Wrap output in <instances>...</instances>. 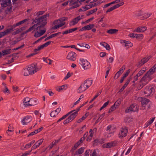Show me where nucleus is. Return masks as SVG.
<instances>
[{"label": "nucleus", "instance_id": "obj_18", "mask_svg": "<svg viewBox=\"0 0 156 156\" xmlns=\"http://www.w3.org/2000/svg\"><path fill=\"white\" fill-rule=\"evenodd\" d=\"M44 139L41 138L37 141L31 147V151L36 149L38 148L43 142Z\"/></svg>", "mask_w": 156, "mask_h": 156}, {"label": "nucleus", "instance_id": "obj_37", "mask_svg": "<svg viewBox=\"0 0 156 156\" xmlns=\"http://www.w3.org/2000/svg\"><path fill=\"white\" fill-rule=\"evenodd\" d=\"M28 20V19L24 20L21 21L19 22H18L15 24L13 25H12V27H15L16 26H19L20 25H21V24L24 23V22H26Z\"/></svg>", "mask_w": 156, "mask_h": 156}, {"label": "nucleus", "instance_id": "obj_21", "mask_svg": "<svg viewBox=\"0 0 156 156\" xmlns=\"http://www.w3.org/2000/svg\"><path fill=\"white\" fill-rule=\"evenodd\" d=\"M124 3L123 2H122L121 3L115 5H114L113 6L111 7L109 9H108L106 11V12H111L113 10L123 5Z\"/></svg>", "mask_w": 156, "mask_h": 156}, {"label": "nucleus", "instance_id": "obj_36", "mask_svg": "<svg viewBox=\"0 0 156 156\" xmlns=\"http://www.w3.org/2000/svg\"><path fill=\"white\" fill-rule=\"evenodd\" d=\"M93 130L92 129H90L89 131V133L90 134L89 136H88L87 138V141H90L92 139V137L94 133L92 132Z\"/></svg>", "mask_w": 156, "mask_h": 156}, {"label": "nucleus", "instance_id": "obj_11", "mask_svg": "<svg viewBox=\"0 0 156 156\" xmlns=\"http://www.w3.org/2000/svg\"><path fill=\"white\" fill-rule=\"evenodd\" d=\"M80 4L79 0H70L69 1V5L71 6V9L77 8Z\"/></svg>", "mask_w": 156, "mask_h": 156}, {"label": "nucleus", "instance_id": "obj_24", "mask_svg": "<svg viewBox=\"0 0 156 156\" xmlns=\"http://www.w3.org/2000/svg\"><path fill=\"white\" fill-rule=\"evenodd\" d=\"M115 144H116L115 142H112L103 144L102 147L103 148H110L115 146Z\"/></svg>", "mask_w": 156, "mask_h": 156}, {"label": "nucleus", "instance_id": "obj_32", "mask_svg": "<svg viewBox=\"0 0 156 156\" xmlns=\"http://www.w3.org/2000/svg\"><path fill=\"white\" fill-rule=\"evenodd\" d=\"M155 119V117L152 118L150 120H149L148 122H146L144 124V128H146L154 122Z\"/></svg>", "mask_w": 156, "mask_h": 156}, {"label": "nucleus", "instance_id": "obj_26", "mask_svg": "<svg viewBox=\"0 0 156 156\" xmlns=\"http://www.w3.org/2000/svg\"><path fill=\"white\" fill-rule=\"evenodd\" d=\"M125 69V66H122L120 69V70L118 71L115 74L114 78L117 79L121 75V74L124 71Z\"/></svg>", "mask_w": 156, "mask_h": 156}, {"label": "nucleus", "instance_id": "obj_30", "mask_svg": "<svg viewBox=\"0 0 156 156\" xmlns=\"http://www.w3.org/2000/svg\"><path fill=\"white\" fill-rule=\"evenodd\" d=\"M141 105L143 107L145 106L148 104L149 100L148 99L141 98Z\"/></svg>", "mask_w": 156, "mask_h": 156}, {"label": "nucleus", "instance_id": "obj_1", "mask_svg": "<svg viewBox=\"0 0 156 156\" xmlns=\"http://www.w3.org/2000/svg\"><path fill=\"white\" fill-rule=\"evenodd\" d=\"M39 70L37 64L35 63H33L24 69L23 70L22 74L24 76H27L35 73Z\"/></svg>", "mask_w": 156, "mask_h": 156}, {"label": "nucleus", "instance_id": "obj_49", "mask_svg": "<svg viewBox=\"0 0 156 156\" xmlns=\"http://www.w3.org/2000/svg\"><path fill=\"white\" fill-rule=\"evenodd\" d=\"M121 99L120 98L117 101L114 103L113 105L117 107L121 103Z\"/></svg>", "mask_w": 156, "mask_h": 156}, {"label": "nucleus", "instance_id": "obj_39", "mask_svg": "<svg viewBox=\"0 0 156 156\" xmlns=\"http://www.w3.org/2000/svg\"><path fill=\"white\" fill-rule=\"evenodd\" d=\"M11 49L4 50L2 51V55H5L9 54L10 53Z\"/></svg>", "mask_w": 156, "mask_h": 156}, {"label": "nucleus", "instance_id": "obj_15", "mask_svg": "<svg viewBox=\"0 0 156 156\" xmlns=\"http://www.w3.org/2000/svg\"><path fill=\"white\" fill-rule=\"evenodd\" d=\"M156 71V64L152 67L146 73L148 76L152 79L153 77L152 75Z\"/></svg>", "mask_w": 156, "mask_h": 156}, {"label": "nucleus", "instance_id": "obj_33", "mask_svg": "<svg viewBox=\"0 0 156 156\" xmlns=\"http://www.w3.org/2000/svg\"><path fill=\"white\" fill-rule=\"evenodd\" d=\"M14 131L13 128L11 125H9L8 127V129L7 133L9 135H10L12 134V132Z\"/></svg>", "mask_w": 156, "mask_h": 156}, {"label": "nucleus", "instance_id": "obj_41", "mask_svg": "<svg viewBox=\"0 0 156 156\" xmlns=\"http://www.w3.org/2000/svg\"><path fill=\"white\" fill-rule=\"evenodd\" d=\"M118 31V30L115 29H111L108 30L107 32L111 34H114Z\"/></svg>", "mask_w": 156, "mask_h": 156}, {"label": "nucleus", "instance_id": "obj_3", "mask_svg": "<svg viewBox=\"0 0 156 156\" xmlns=\"http://www.w3.org/2000/svg\"><path fill=\"white\" fill-rule=\"evenodd\" d=\"M49 14L44 15L40 17L35 19V22H37L40 27L45 26L47 23V20L49 16Z\"/></svg>", "mask_w": 156, "mask_h": 156}, {"label": "nucleus", "instance_id": "obj_53", "mask_svg": "<svg viewBox=\"0 0 156 156\" xmlns=\"http://www.w3.org/2000/svg\"><path fill=\"white\" fill-rule=\"evenodd\" d=\"M87 136V134H85L84 135V136L83 137L81 138L80 140L78 141L77 142H79L80 143V144L82 142H83V141L85 139L86 137Z\"/></svg>", "mask_w": 156, "mask_h": 156}, {"label": "nucleus", "instance_id": "obj_16", "mask_svg": "<svg viewBox=\"0 0 156 156\" xmlns=\"http://www.w3.org/2000/svg\"><path fill=\"white\" fill-rule=\"evenodd\" d=\"M39 27H40V26H39L38 23H37V24H35L27 30L26 31V33H27L31 31H33L32 32H36L38 30Z\"/></svg>", "mask_w": 156, "mask_h": 156}, {"label": "nucleus", "instance_id": "obj_57", "mask_svg": "<svg viewBox=\"0 0 156 156\" xmlns=\"http://www.w3.org/2000/svg\"><path fill=\"white\" fill-rule=\"evenodd\" d=\"M57 114L58 113H56L55 111H53L51 112L50 115L51 117H55Z\"/></svg>", "mask_w": 156, "mask_h": 156}, {"label": "nucleus", "instance_id": "obj_13", "mask_svg": "<svg viewBox=\"0 0 156 156\" xmlns=\"http://www.w3.org/2000/svg\"><path fill=\"white\" fill-rule=\"evenodd\" d=\"M32 118L31 116L27 115L24 117L21 121V123L23 125L28 124L32 120Z\"/></svg>", "mask_w": 156, "mask_h": 156}, {"label": "nucleus", "instance_id": "obj_46", "mask_svg": "<svg viewBox=\"0 0 156 156\" xmlns=\"http://www.w3.org/2000/svg\"><path fill=\"white\" fill-rule=\"evenodd\" d=\"M97 10V8L93 10H91L89 11H88V13L87 14V16H89L90 15L93 14L94 13L96 12Z\"/></svg>", "mask_w": 156, "mask_h": 156}, {"label": "nucleus", "instance_id": "obj_4", "mask_svg": "<svg viewBox=\"0 0 156 156\" xmlns=\"http://www.w3.org/2000/svg\"><path fill=\"white\" fill-rule=\"evenodd\" d=\"M66 20V18L63 17L53 22V24L55 25L52 27V29L55 30L64 25L65 24V22L64 21Z\"/></svg>", "mask_w": 156, "mask_h": 156}, {"label": "nucleus", "instance_id": "obj_29", "mask_svg": "<svg viewBox=\"0 0 156 156\" xmlns=\"http://www.w3.org/2000/svg\"><path fill=\"white\" fill-rule=\"evenodd\" d=\"M147 29V27H137L133 31L134 32L138 33L142 32L145 31Z\"/></svg>", "mask_w": 156, "mask_h": 156}, {"label": "nucleus", "instance_id": "obj_40", "mask_svg": "<svg viewBox=\"0 0 156 156\" xmlns=\"http://www.w3.org/2000/svg\"><path fill=\"white\" fill-rule=\"evenodd\" d=\"M147 70V68L146 67H144L142 68V69L138 72L137 74L140 76L142 75L145 72L146 70Z\"/></svg>", "mask_w": 156, "mask_h": 156}, {"label": "nucleus", "instance_id": "obj_5", "mask_svg": "<svg viewBox=\"0 0 156 156\" xmlns=\"http://www.w3.org/2000/svg\"><path fill=\"white\" fill-rule=\"evenodd\" d=\"M80 110V108H77L75 109L74 112L69 115L68 118L66 120L64 121L63 123L64 124H66L73 120V119L77 116L78 115V112Z\"/></svg>", "mask_w": 156, "mask_h": 156}, {"label": "nucleus", "instance_id": "obj_60", "mask_svg": "<svg viewBox=\"0 0 156 156\" xmlns=\"http://www.w3.org/2000/svg\"><path fill=\"white\" fill-rule=\"evenodd\" d=\"M3 92L5 93H7V94H9V90L6 86H5V89L3 90Z\"/></svg>", "mask_w": 156, "mask_h": 156}, {"label": "nucleus", "instance_id": "obj_62", "mask_svg": "<svg viewBox=\"0 0 156 156\" xmlns=\"http://www.w3.org/2000/svg\"><path fill=\"white\" fill-rule=\"evenodd\" d=\"M132 147H133V146H132V145H131L129 147V148L128 149L127 151L125 153L126 155H127L129 153H130Z\"/></svg>", "mask_w": 156, "mask_h": 156}, {"label": "nucleus", "instance_id": "obj_19", "mask_svg": "<svg viewBox=\"0 0 156 156\" xmlns=\"http://www.w3.org/2000/svg\"><path fill=\"white\" fill-rule=\"evenodd\" d=\"M11 0H0V4L2 7H6L11 4Z\"/></svg>", "mask_w": 156, "mask_h": 156}, {"label": "nucleus", "instance_id": "obj_25", "mask_svg": "<svg viewBox=\"0 0 156 156\" xmlns=\"http://www.w3.org/2000/svg\"><path fill=\"white\" fill-rule=\"evenodd\" d=\"M151 58V56L148 57L146 58H144L142 59L138 64V66L140 67L142 66L144 64L147 62Z\"/></svg>", "mask_w": 156, "mask_h": 156}, {"label": "nucleus", "instance_id": "obj_28", "mask_svg": "<svg viewBox=\"0 0 156 156\" xmlns=\"http://www.w3.org/2000/svg\"><path fill=\"white\" fill-rule=\"evenodd\" d=\"M46 30L44 29L43 30H40V32H38L37 31L35 32L34 35L35 37H38L43 35L46 32Z\"/></svg>", "mask_w": 156, "mask_h": 156}, {"label": "nucleus", "instance_id": "obj_44", "mask_svg": "<svg viewBox=\"0 0 156 156\" xmlns=\"http://www.w3.org/2000/svg\"><path fill=\"white\" fill-rule=\"evenodd\" d=\"M75 111V110H72L69 112L67 114H66V115H64L62 117H61V119L62 120H63L65 118H66V117H67L68 115H70V114L72 113L73 112H74Z\"/></svg>", "mask_w": 156, "mask_h": 156}, {"label": "nucleus", "instance_id": "obj_48", "mask_svg": "<svg viewBox=\"0 0 156 156\" xmlns=\"http://www.w3.org/2000/svg\"><path fill=\"white\" fill-rule=\"evenodd\" d=\"M80 143L77 142L74 145V147L72 148L71 151H74L80 144Z\"/></svg>", "mask_w": 156, "mask_h": 156}, {"label": "nucleus", "instance_id": "obj_50", "mask_svg": "<svg viewBox=\"0 0 156 156\" xmlns=\"http://www.w3.org/2000/svg\"><path fill=\"white\" fill-rule=\"evenodd\" d=\"M43 60L46 63H48L49 65H51V64L52 61L50 59H48L47 58H44Z\"/></svg>", "mask_w": 156, "mask_h": 156}, {"label": "nucleus", "instance_id": "obj_35", "mask_svg": "<svg viewBox=\"0 0 156 156\" xmlns=\"http://www.w3.org/2000/svg\"><path fill=\"white\" fill-rule=\"evenodd\" d=\"M131 80V78L127 80V81L126 82L125 84L120 89L119 91L120 92H122L124 90V89L126 87L128 84L129 83Z\"/></svg>", "mask_w": 156, "mask_h": 156}, {"label": "nucleus", "instance_id": "obj_2", "mask_svg": "<svg viewBox=\"0 0 156 156\" xmlns=\"http://www.w3.org/2000/svg\"><path fill=\"white\" fill-rule=\"evenodd\" d=\"M93 80L90 79L86 80L81 84L77 90V92L81 93L85 91L91 86Z\"/></svg>", "mask_w": 156, "mask_h": 156}, {"label": "nucleus", "instance_id": "obj_54", "mask_svg": "<svg viewBox=\"0 0 156 156\" xmlns=\"http://www.w3.org/2000/svg\"><path fill=\"white\" fill-rule=\"evenodd\" d=\"M12 89L13 91L15 92H18L19 90V87L17 86H12Z\"/></svg>", "mask_w": 156, "mask_h": 156}, {"label": "nucleus", "instance_id": "obj_47", "mask_svg": "<svg viewBox=\"0 0 156 156\" xmlns=\"http://www.w3.org/2000/svg\"><path fill=\"white\" fill-rule=\"evenodd\" d=\"M144 37V36L143 34H136V36L135 37V38H136L137 39L140 40L142 39Z\"/></svg>", "mask_w": 156, "mask_h": 156}, {"label": "nucleus", "instance_id": "obj_9", "mask_svg": "<svg viewBox=\"0 0 156 156\" xmlns=\"http://www.w3.org/2000/svg\"><path fill=\"white\" fill-rule=\"evenodd\" d=\"M155 90V87L154 86L146 87L144 90V93L146 94L147 96H149L151 94H153Z\"/></svg>", "mask_w": 156, "mask_h": 156}, {"label": "nucleus", "instance_id": "obj_34", "mask_svg": "<svg viewBox=\"0 0 156 156\" xmlns=\"http://www.w3.org/2000/svg\"><path fill=\"white\" fill-rule=\"evenodd\" d=\"M14 27H12V26H11V28L8 29L3 32L5 34V35L7 34L10 33L13 30V29L14 28Z\"/></svg>", "mask_w": 156, "mask_h": 156}, {"label": "nucleus", "instance_id": "obj_56", "mask_svg": "<svg viewBox=\"0 0 156 156\" xmlns=\"http://www.w3.org/2000/svg\"><path fill=\"white\" fill-rule=\"evenodd\" d=\"M44 13V11H40L38 12H36V15L37 16H39L40 15H43Z\"/></svg>", "mask_w": 156, "mask_h": 156}, {"label": "nucleus", "instance_id": "obj_8", "mask_svg": "<svg viewBox=\"0 0 156 156\" xmlns=\"http://www.w3.org/2000/svg\"><path fill=\"white\" fill-rule=\"evenodd\" d=\"M79 63L85 70L89 69L91 65L90 62L86 59L80 58Z\"/></svg>", "mask_w": 156, "mask_h": 156}, {"label": "nucleus", "instance_id": "obj_10", "mask_svg": "<svg viewBox=\"0 0 156 156\" xmlns=\"http://www.w3.org/2000/svg\"><path fill=\"white\" fill-rule=\"evenodd\" d=\"M128 130L126 127L121 128L118 134V137L121 139L125 137L127 134Z\"/></svg>", "mask_w": 156, "mask_h": 156}, {"label": "nucleus", "instance_id": "obj_6", "mask_svg": "<svg viewBox=\"0 0 156 156\" xmlns=\"http://www.w3.org/2000/svg\"><path fill=\"white\" fill-rule=\"evenodd\" d=\"M152 79L151 78L145 74L140 81V88H142L144 86L147 84Z\"/></svg>", "mask_w": 156, "mask_h": 156}, {"label": "nucleus", "instance_id": "obj_42", "mask_svg": "<svg viewBox=\"0 0 156 156\" xmlns=\"http://www.w3.org/2000/svg\"><path fill=\"white\" fill-rule=\"evenodd\" d=\"M61 32H59L57 33L54 34H51L50 36L46 38L45 39V41H46L48 40L49 39H50L56 36L58 34H61Z\"/></svg>", "mask_w": 156, "mask_h": 156}, {"label": "nucleus", "instance_id": "obj_61", "mask_svg": "<svg viewBox=\"0 0 156 156\" xmlns=\"http://www.w3.org/2000/svg\"><path fill=\"white\" fill-rule=\"evenodd\" d=\"M77 29H78L77 27H75V28H73L70 29L69 30V33H72V32L76 30H77Z\"/></svg>", "mask_w": 156, "mask_h": 156}, {"label": "nucleus", "instance_id": "obj_52", "mask_svg": "<svg viewBox=\"0 0 156 156\" xmlns=\"http://www.w3.org/2000/svg\"><path fill=\"white\" fill-rule=\"evenodd\" d=\"M116 107L114 105H113L109 109L108 111V112L110 113L112 112V111H114L116 109Z\"/></svg>", "mask_w": 156, "mask_h": 156}, {"label": "nucleus", "instance_id": "obj_59", "mask_svg": "<svg viewBox=\"0 0 156 156\" xmlns=\"http://www.w3.org/2000/svg\"><path fill=\"white\" fill-rule=\"evenodd\" d=\"M140 76L138 75L137 74L133 78V83H134L135 81H137L138 78V77Z\"/></svg>", "mask_w": 156, "mask_h": 156}, {"label": "nucleus", "instance_id": "obj_38", "mask_svg": "<svg viewBox=\"0 0 156 156\" xmlns=\"http://www.w3.org/2000/svg\"><path fill=\"white\" fill-rule=\"evenodd\" d=\"M67 87V86L66 85H63L58 87L57 89V90L58 91H60L61 90L66 89Z\"/></svg>", "mask_w": 156, "mask_h": 156}, {"label": "nucleus", "instance_id": "obj_55", "mask_svg": "<svg viewBox=\"0 0 156 156\" xmlns=\"http://www.w3.org/2000/svg\"><path fill=\"white\" fill-rule=\"evenodd\" d=\"M101 93V92H98L94 98L91 100L90 101V103H91Z\"/></svg>", "mask_w": 156, "mask_h": 156}, {"label": "nucleus", "instance_id": "obj_14", "mask_svg": "<svg viewBox=\"0 0 156 156\" xmlns=\"http://www.w3.org/2000/svg\"><path fill=\"white\" fill-rule=\"evenodd\" d=\"M83 15L80 16L71 20L69 22V25L70 26H73L76 25L80 20L83 19Z\"/></svg>", "mask_w": 156, "mask_h": 156}, {"label": "nucleus", "instance_id": "obj_27", "mask_svg": "<svg viewBox=\"0 0 156 156\" xmlns=\"http://www.w3.org/2000/svg\"><path fill=\"white\" fill-rule=\"evenodd\" d=\"M30 106H33L37 105L38 103V101L36 98H30Z\"/></svg>", "mask_w": 156, "mask_h": 156}, {"label": "nucleus", "instance_id": "obj_43", "mask_svg": "<svg viewBox=\"0 0 156 156\" xmlns=\"http://www.w3.org/2000/svg\"><path fill=\"white\" fill-rule=\"evenodd\" d=\"M44 48V47L43 45H41L39 46H38L37 48H35L34 51L35 53H37V51L40 50L41 49H43Z\"/></svg>", "mask_w": 156, "mask_h": 156}, {"label": "nucleus", "instance_id": "obj_64", "mask_svg": "<svg viewBox=\"0 0 156 156\" xmlns=\"http://www.w3.org/2000/svg\"><path fill=\"white\" fill-rule=\"evenodd\" d=\"M114 61V58L112 57H109L108 59V62L110 63H112Z\"/></svg>", "mask_w": 156, "mask_h": 156}, {"label": "nucleus", "instance_id": "obj_17", "mask_svg": "<svg viewBox=\"0 0 156 156\" xmlns=\"http://www.w3.org/2000/svg\"><path fill=\"white\" fill-rule=\"evenodd\" d=\"M76 53L73 51L70 52L67 55V58L70 60L74 61L76 59Z\"/></svg>", "mask_w": 156, "mask_h": 156}, {"label": "nucleus", "instance_id": "obj_51", "mask_svg": "<svg viewBox=\"0 0 156 156\" xmlns=\"http://www.w3.org/2000/svg\"><path fill=\"white\" fill-rule=\"evenodd\" d=\"M109 101H108L106 102H105L104 105H103V106L101 107L100 108V110L101 111L103 109L105 108L109 104Z\"/></svg>", "mask_w": 156, "mask_h": 156}, {"label": "nucleus", "instance_id": "obj_31", "mask_svg": "<svg viewBox=\"0 0 156 156\" xmlns=\"http://www.w3.org/2000/svg\"><path fill=\"white\" fill-rule=\"evenodd\" d=\"M100 45L103 46L107 50H109L111 49L110 45L105 42H101Z\"/></svg>", "mask_w": 156, "mask_h": 156}, {"label": "nucleus", "instance_id": "obj_45", "mask_svg": "<svg viewBox=\"0 0 156 156\" xmlns=\"http://www.w3.org/2000/svg\"><path fill=\"white\" fill-rule=\"evenodd\" d=\"M84 147H81L79 148L78 150L77 151L76 154H82L84 151Z\"/></svg>", "mask_w": 156, "mask_h": 156}, {"label": "nucleus", "instance_id": "obj_63", "mask_svg": "<svg viewBox=\"0 0 156 156\" xmlns=\"http://www.w3.org/2000/svg\"><path fill=\"white\" fill-rule=\"evenodd\" d=\"M89 114V113L88 112L86 113L81 118L83 120L88 116Z\"/></svg>", "mask_w": 156, "mask_h": 156}, {"label": "nucleus", "instance_id": "obj_23", "mask_svg": "<svg viewBox=\"0 0 156 156\" xmlns=\"http://www.w3.org/2000/svg\"><path fill=\"white\" fill-rule=\"evenodd\" d=\"M120 43L124 45L126 48H128L133 46V44L129 41H127L124 40H121Z\"/></svg>", "mask_w": 156, "mask_h": 156}, {"label": "nucleus", "instance_id": "obj_22", "mask_svg": "<svg viewBox=\"0 0 156 156\" xmlns=\"http://www.w3.org/2000/svg\"><path fill=\"white\" fill-rule=\"evenodd\" d=\"M30 98L27 97L23 100V103L25 107H29L30 106Z\"/></svg>", "mask_w": 156, "mask_h": 156}, {"label": "nucleus", "instance_id": "obj_12", "mask_svg": "<svg viewBox=\"0 0 156 156\" xmlns=\"http://www.w3.org/2000/svg\"><path fill=\"white\" fill-rule=\"evenodd\" d=\"M138 110V106L136 104H133L131 105L126 110V113H128L130 112H136Z\"/></svg>", "mask_w": 156, "mask_h": 156}, {"label": "nucleus", "instance_id": "obj_58", "mask_svg": "<svg viewBox=\"0 0 156 156\" xmlns=\"http://www.w3.org/2000/svg\"><path fill=\"white\" fill-rule=\"evenodd\" d=\"M31 151H31H27L24 153L23 154L21 155V156H27V155L30 154Z\"/></svg>", "mask_w": 156, "mask_h": 156}, {"label": "nucleus", "instance_id": "obj_20", "mask_svg": "<svg viewBox=\"0 0 156 156\" xmlns=\"http://www.w3.org/2000/svg\"><path fill=\"white\" fill-rule=\"evenodd\" d=\"M94 27V25L93 24H90L87 25L81 28L79 30V31H82L89 30L91 29Z\"/></svg>", "mask_w": 156, "mask_h": 156}, {"label": "nucleus", "instance_id": "obj_7", "mask_svg": "<svg viewBox=\"0 0 156 156\" xmlns=\"http://www.w3.org/2000/svg\"><path fill=\"white\" fill-rule=\"evenodd\" d=\"M115 130V128L114 126L109 125L106 128V132L105 136L107 138H109L113 135Z\"/></svg>", "mask_w": 156, "mask_h": 156}]
</instances>
